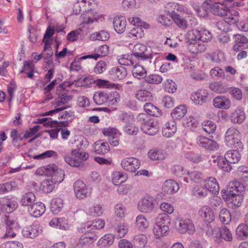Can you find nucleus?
Returning a JSON list of instances; mask_svg holds the SVG:
<instances>
[{"instance_id":"1","label":"nucleus","mask_w":248,"mask_h":248,"mask_svg":"<svg viewBox=\"0 0 248 248\" xmlns=\"http://www.w3.org/2000/svg\"><path fill=\"white\" fill-rule=\"evenodd\" d=\"M246 187L239 181L234 180L229 183L228 188V193L224 200L228 202L229 206L232 209L240 207L243 201V196L240 194L244 191Z\"/></svg>"},{"instance_id":"2","label":"nucleus","mask_w":248,"mask_h":248,"mask_svg":"<svg viewBox=\"0 0 248 248\" xmlns=\"http://www.w3.org/2000/svg\"><path fill=\"white\" fill-rule=\"evenodd\" d=\"M71 154L72 155L78 158H73L69 155H65L64 156L65 162L72 167H75L79 168H84V163L89 158V154L85 152L80 151L79 149H74L72 150Z\"/></svg>"},{"instance_id":"3","label":"nucleus","mask_w":248,"mask_h":248,"mask_svg":"<svg viewBox=\"0 0 248 248\" xmlns=\"http://www.w3.org/2000/svg\"><path fill=\"white\" fill-rule=\"evenodd\" d=\"M241 134L236 129L232 127L229 128L225 136V140L226 145L231 148L242 150L243 145L241 141Z\"/></svg>"},{"instance_id":"4","label":"nucleus","mask_w":248,"mask_h":248,"mask_svg":"<svg viewBox=\"0 0 248 248\" xmlns=\"http://www.w3.org/2000/svg\"><path fill=\"white\" fill-rule=\"evenodd\" d=\"M64 174L62 171L59 172V177L54 176L50 179L44 180L41 184V189L44 192L49 193L53 191L55 187V185L61 183L64 178Z\"/></svg>"},{"instance_id":"5","label":"nucleus","mask_w":248,"mask_h":248,"mask_svg":"<svg viewBox=\"0 0 248 248\" xmlns=\"http://www.w3.org/2000/svg\"><path fill=\"white\" fill-rule=\"evenodd\" d=\"M196 142L200 147L208 151H215L219 147L216 141L203 136H198L196 139Z\"/></svg>"},{"instance_id":"6","label":"nucleus","mask_w":248,"mask_h":248,"mask_svg":"<svg viewBox=\"0 0 248 248\" xmlns=\"http://www.w3.org/2000/svg\"><path fill=\"white\" fill-rule=\"evenodd\" d=\"M2 221L4 223L6 227L5 237H13L16 236V232L18 230V226L12 217L5 216L2 217Z\"/></svg>"},{"instance_id":"7","label":"nucleus","mask_w":248,"mask_h":248,"mask_svg":"<svg viewBox=\"0 0 248 248\" xmlns=\"http://www.w3.org/2000/svg\"><path fill=\"white\" fill-rule=\"evenodd\" d=\"M60 171H62L63 174H64V171L62 169H59L56 165L49 164L38 169L35 173L40 175L50 176L51 177L56 176L59 178Z\"/></svg>"},{"instance_id":"8","label":"nucleus","mask_w":248,"mask_h":248,"mask_svg":"<svg viewBox=\"0 0 248 248\" xmlns=\"http://www.w3.org/2000/svg\"><path fill=\"white\" fill-rule=\"evenodd\" d=\"M155 205V199L152 197H145L140 201L138 204L139 211L143 213L152 212Z\"/></svg>"},{"instance_id":"9","label":"nucleus","mask_w":248,"mask_h":248,"mask_svg":"<svg viewBox=\"0 0 248 248\" xmlns=\"http://www.w3.org/2000/svg\"><path fill=\"white\" fill-rule=\"evenodd\" d=\"M74 190L76 197L79 199H84L91 194L90 190L84 182L80 180H77L75 183Z\"/></svg>"},{"instance_id":"10","label":"nucleus","mask_w":248,"mask_h":248,"mask_svg":"<svg viewBox=\"0 0 248 248\" xmlns=\"http://www.w3.org/2000/svg\"><path fill=\"white\" fill-rule=\"evenodd\" d=\"M216 241L221 242L222 241L231 243L233 240V235L232 232L226 226H222L218 228L217 232L216 234Z\"/></svg>"},{"instance_id":"11","label":"nucleus","mask_w":248,"mask_h":248,"mask_svg":"<svg viewBox=\"0 0 248 248\" xmlns=\"http://www.w3.org/2000/svg\"><path fill=\"white\" fill-rule=\"evenodd\" d=\"M121 165L124 170L134 172L140 168V162L136 158L127 157L122 160Z\"/></svg>"},{"instance_id":"12","label":"nucleus","mask_w":248,"mask_h":248,"mask_svg":"<svg viewBox=\"0 0 248 248\" xmlns=\"http://www.w3.org/2000/svg\"><path fill=\"white\" fill-rule=\"evenodd\" d=\"M105 225V221L104 220L100 218L96 219L92 222L86 223L84 227L78 229L79 231L82 232H87L90 230H99L104 228Z\"/></svg>"},{"instance_id":"13","label":"nucleus","mask_w":248,"mask_h":248,"mask_svg":"<svg viewBox=\"0 0 248 248\" xmlns=\"http://www.w3.org/2000/svg\"><path fill=\"white\" fill-rule=\"evenodd\" d=\"M147 50V48L146 46L138 43L134 46L132 55L135 59H137L138 60H147V54L146 53Z\"/></svg>"},{"instance_id":"14","label":"nucleus","mask_w":248,"mask_h":248,"mask_svg":"<svg viewBox=\"0 0 248 248\" xmlns=\"http://www.w3.org/2000/svg\"><path fill=\"white\" fill-rule=\"evenodd\" d=\"M28 210L31 216L37 217L44 214L46 211V206L42 202H36L29 207Z\"/></svg>"},{"instance_id":"15","label":"nucleus","mask_w":248,"mask_h":248,"mask_svg":"<svg viewBox=\"0 0 248 248\" xmlns=\"http://www.w3.org/2000/svg\"><path fill=\"white\" fill-rule=\"evenodd\" d=\"M108 46L107 45L101 46L95 48L93 54L82 56L81 59L84 60L87 58H91L97 60L100 57L106 56L108 53Z\"/></svg>"},{"instance_id":"16","label":"nucleus","mask_w":248,"mask_h":248,"mask_svg":"<svg viewBox=\"0 0 248 248\" xmlns=\"http://www.w3.org/2000/svg\"><path fill=\"white\" fill-rule=\"evenodd\" d=\"M177 229L181 233H184L186 232L191 233L194 231V226L191 220L180 219L178 220Z\"/></svg>"},{"instance_id":"17","label":"nucleus","mask_w":248,"mask_h":248,"mask_svg":"<svg viewBox=\"0 0 248 248\" xmlns=\"http://www.w3.org/2000/svg\"><path fill=\"white\" fill-rule=\"evenodd\" d=\"M140 127L144 133L152 136L155 135L159 130L157 124L152 120L141 124Z\"/></svg>"},{"instance_id":"18","label":"nucleus","mask_w":248,"mask_h":248,"mask_svg":"<svg viewBox=\"0 0 248 248\" xmlns=\"http://www.w3.org/2000/svg\"><path fill=\"white\" fill-rule=\"evenodd\" d=\"M83 234L80 238L79 243L77 245L79 248L88 247L96 240V236L93 234L87 233Z\"/></svg>"},{"instance_id":"19","label":"nucleus","mask_w":248,"mask_h":248,"mask_svg":"<svg viewBox=\"0 0 248 248\" xmlns=\"http://www.w3.org/2000/svg\"><path fill=\"white\" fill-rule=\"evenodd\" d=\"M113 25L115 31L121 34L125 30L126 21L125 18L123 16H116L113 19Z\"/></svg>"},{"instance_id":"20","label":"nucleus","mask_w":248,"mask_h":248,"mask_svg":"<svg viewBox=\"0 0 248 248\" xmlns=\"http://www.w3.org/2000/svg\"><path fill=\"white\" fill-rule=\"evenodd\" d=\"M208 93L206 90H200L191 95V98L196 104L201 105L207 100Z\"/></svg>"},{"instance_id":"21","label":"nucleus","mask_w":248,"mask_h":248,"mask_svg":"<svg viewBox=\"0 0 248 248\" xmlns=\"http://www.w3.org/2000/svg\"><path fill=\"white\" fill-rule=\"evenodd\" d=\"M213 105L216 108L227 109L230 107V101L224 96H218L214 98Z\"/></svg>"},{"instance_id":"22","label":"nucleus","mask_w":248,"mask_h":248,"mask_svg":"<svg viewBox=\"0 0 248 248\" xmlns=\"http://www.w3.org/2000/svg\"><path fill=\"white\" fill-rule=\"evenodd\" d=\"M177 130L176 124L174 121L167 122L162 129V134L166 138H170L174 135Z\"/></svg>"},{"instance_id":"23","label":"nucleus","mask_w":248,"mask_h":248,"mask_svg":"<svg viewBox=\"0 0 248 248\" xmlns=\"http://www.w3.org/2000/svg\"><path fill=\"white\" fill-rule=\"evenodd\" d=\"M111 77L115 79H124L127 75V70L123 66L113 67L110 72Z\"/></svg>"},{"instance_id":"24","label":"nucleus","mask_w":248,"mask_h":248,"mask_svg":"<svg viewBox=\"0 0 248 248\" xmlns=\"http://www.w3.org/2000/svg\"><path fill=\"white\" fill-rule=\"evenodd\" d=\"M40 231L37 225H32L25 227L22 231V234L25 237L33 238L38 236Z\"/></svg>"},{"instance_id":"25","label":"nucleus","mask_w":248,"mask_h":248,"mask_svg":"<svg viewBox=\"0 0 248 248\" xmlns=\"http://www.w3.org/2000/svg\"><path fill=\"white\" fill-rule=\"evenodd\" d=\"M163 189L168 194H173L179 189V186L174 180L170 179L164 183Z\"/></svg>"},{"instance_id":"26","label":"nucleus","mask_w":248,"mask_h":248,"mask_svg":"<svg viewBox=\"0 0 248 248\" xmlns=\"http://www.w3.org/2000/svg\"><path fill=\"white\" fill-rule=\"evenodd\" d=\"M205 187L208 191L212 193H216L218 192L219 190V185L216 179L212 177H209L207 180L203 181Z\"/></svg>"},{"instance_id":"27","label":"nucleus","mask_w":248,"mask_h":248,"mask_svg":"<svg viewBox=\"0 0 248 248\" xmlns=\"http://www.w3.org/2000/svg\"><path fill=\"white\" fill-rule=\"evenodd\" d=\"M188 48L193 54H197L204 52L206 49V43L201 40L192 44H188Z\"/></svg>"},{"instance_id":"28","label":"nucleus","mask_w":248,"mask_h":248,"mask_svg":"<svg viewBox=\"0 0 248 248\" xmlns=\"http://www.w3.org/2000/svg\"><path fill=\"white\" fill-rule=\"evenodd\" d=\"M201 217L206 222H211L214 220V214L212 209L207 206L202 207L199 211Z\"/></svg>"},{"instance_id":"29","label":"nucleus","mask_w":248,"mask_h":248,"mask_svg":"<svg viewBox=\"0 0 248 248\" xmlns=\"http://www.w3.org/2000/svg\"><path fill=\"white\" fill-rule=\"evenodd\" d=\"M228 10L226 6L220 3H215L212 5L211 12L217 16H225Z\"/></svg>"},{"instance_id":"30","label":"nucleus","mask_w":248,"mask_h":248,"mask_svg":"<svg viewBox=\"0 0 248 248\" xmlns=\"http://www.w3.org/2000/svg\"><path fill=\"white\" fill-rule=\"evenodd\" d=\"M239 150L234 149V150L227 151L225 154V157L227 160L231 163H237L241 158V155L239 152Z\"/></svg>"},{"instance_id":"31","label":"nucleus","mask_w":248,"mask_h":248,"mask_svg":"<svg viewBox=\"0 0 248 248\" xmlns=\"http://www.w3.org/2000/svg\"><path fill=\"white\" fill-rule=\"evenodd\" d=\"M117 60L118 62L123 65H134L136 63V60H135L132 54L121 55L117 57Z\"/></svg>"},{"instance_id":"32","label":"nucleus","mask_w":248,"mask_h":248,"mask_svg":"<svg viewBox=\"0 0 248 248\" xmlns=\"http://www.w3.org/2000/svg\"><path fill=\"white\" fill-rule=\"evenodd\" d=\"M35 201V195L32 192H27L22 196L19 203L22 206L30 207L34 203Z\"/></svg>"},{"instance_id":"33","label":"nucleus","mask_w":248,"mask_h":248,"mask_svg":"<svg viewBox=\"0 0 248 248\" xmlns=\"http://www.w3.org/2000/svg\"><path fill=\"white\" fill-rule=\"evenodd\" d=\"M245 119L244 111L240 108H237L231 115V120L233 123L241 124Z\"/></svg>"},{"instance_id":"34","label":"nucleus","mask_w":248,"mask_h":248,"mask_svg":"<svg viewBox=\"0 0 248 248\" xmlns=\"http://www.w3.org/2000/svg\"><path fill=\"white\" fill-rule=\"evenodd\" d=\"M39 122L40 123H44V125H49L50 126H56L58 127H66L68 125V122L67 121H52L51 118H43L40 119Z\"/></svg>"},{"instance_id":"35","label":"nucleus","mask_w":248,"mask_h":248,"mask_svg":"<svg viewBox=\"0 0 248 248\" xmlns=\"http://www.w3.org/2000/svg\"><path fill=\"white\" fill-rule=\"evenodd\" d=\"M186 107L184 105H180L173 109L171 116L173 119L180 120L186 115Z\"/></svg>"},{"instance_id":"36","label":"nucleus","mask_w":248,"mask_h":248,"mask_svg":"<svg viewBox=\"0 0 248 248\" xmlns=\"http://www.w3.org/2000/svg\"><path fill=\"white\" fill-rule=\"evenodd\" d=\"M144 109L148 115L154 117H159L162 114V112L159 108L150 103H146L144 105Z\"/></svg>"},{"instance_id":"37","label":"nucleus","mask_w":248,"mask_h":248,"mask_svg":"<svg viewBox=\"0 0 248 248\" xmlns=\"http://www.w3.org/2000/svg\"><path fill=\"white\" fill-rule=\"evenodd\" d=\"M94 152L97 154H105L109 151V145L106 142L97 141L94 145Z\"/></svg>"},{"instance_id":"38","label":"nucleus","mask_w":248,"mask_h":248,"mask_svg":"<svg viewBox=\"0 0 248 248\" xmlns=\"http://www.w3.org/2000/svg\"><path fill=\"white\" fill-rule=\"evenodd\" d=\"M169 230V227L167 225L159 226L158 224L155 223L154 226L153 232L156 238H160L163 235H165Z\"/></svg>"},{"instance_id":"39","label":"nucleus","mask_w":248,"mask_h":248,"mask_svg":"<svg viewBox=\"0 0 248 248\" xmlns=\"http://www.w3.org/2000/svg\"><path fill=\"white\" fill-rule=\"evenodd\" d=\"M208 194V190L204 185H196L192 189V194L198 198H204Z\"/></svg>"},{"instance_id":"40","label":"nucleus","mask_w":248,"mask_h":248,"mask_svg":"<svg viewBox=\"0 0 248 248\" xmlns=\"http://www.w3.org/2000/svg\"><path fill=\"white\" fill-rule=\"evenodd\" d=\"M133 65L134 67L132 69L133 76L138 79L145 78L146 76V71L143 67L137 62Z\"/></svg>"},{"instance_id":"41","label":"nucleus","mask_w":248,"mask_h":248,"mask_svg":"<svg viewBox=\"0 0 248 248\" xmlns=\"http://www.w3.org/2000/svg\"><path fill=\"white\" fill-rule=\"evenodd\" d=\"M136 98L142 102L150 101L152 99V94L149 91L145 89H140L137 91Z\"/></svg>"},{"instance_id":"42","label":"nucleus","mask_w":248,"mask_h":248,"mask_svg":"<svg viewBox=\"0 0 248 248\" xmlns=\"http://www.w3.org/2000/svg\"><path fill=\"white\" fill-rule=\"evenodd\" d=\"M108 93L98 91L96 92L93 95L94 102L98 105H102L107 104Z\"/></svg>"},{"instance_id":"43","label":"nucleus","mask_w":248,"mask_h":248,"mask_svg":"<svg viewBox=\"0 0 248 248\" xmlns=\"http://www.w3.org/2000/svg\"><path fill=\"white\" fill-rule=\"evenodd\" d=\"M236 235L240 240H244L248 236V227L244 224H241L236 229Z\"/></svg>"},{"instance_id":"44","label":"nucleus","mask_w":248,"mask_h":248,"mask_svg":"<svg viewBox=\"0 0 248 248\" xmlns=\"http://www.w3.org/2000/svg\"><path fill=\"white\" fill-rule=\"evenodd\" d=\"M239 13L234 10H229L225 16V21L229 24H234L238 22Z\"/></svg>"},{"instance_id":"45","label":"nucleus","mask_w":248,"mask_h":248,"mask_svg":"<svg viewBox=\"0 0 248 248\" xmlns=\"http://www.w3.org/2000/svg\"><path fill=\"white\" fill-rule=\"evenodd\" d=\"M235 44L233 46V49L235 51H238L242 44H246L248 42L247 38L242 34H237L234 35Z\"/></svg>"},{"instance_id":"46","label":"nucleus","mask_w":248,"mask_h":248,"mask_svg":"<svg viewBox=\"0 0 248 248\" xmlns=\"http://www.w3.org/2000/svg\"><path fill=\"white\" fill-rule=\"evenodd\" d=\"M200 31L199 30H192L187 34V43L192 44L200 40Z\"/></svg>"},{"instance_id":"47","label":"nucleus","mask_w":248,"mask_h":248,"mask_svg":"<svg viewBox=\"0 0 248 248\" xmlns=\"http://www.w3.org/2000/svg\"><path fill=\"white\" fill-rule=\"evenodd\" d=\"M171 17L175 23L181 29H185L187 28V22L184 18L175 12L171 14Z\"/></svg>"},{"instance_id":"48","label":"nucleus","mask_w":248,"mask_h":248,"mask_svg":"<svg viewBox=\"0 0 248 248\" xmlns=\"http://www.w3.org/2000/svg\"><path fill=\"white\" fill-rule=\"evenodd\" d=\"M114 236L112 234L109 233L104 235L98 242V245L105 247L111 245L114 242Z\"/></svg>"},{"instance_id":"49","label":"nucleus","mask_w":248,"mask_h":248,"mask_svg":"<svg viewBox=\"0 0 248 248\" xmlns=\"http://www.w3.org/2000/svg\"><path fill=\"white\" fill-rule=\"evenodd\" d=\"M126 178L123 173L116 171L112 173V182L114 185L118 186L125 181Z\"/></svg>"},{"instance_id":"50","label":"nucleus","mask_w":248,"mask_h":248,"mask_svg":"<svg viewBox=\"0 0 248 248\" xmlns=\"http://www.w3.org/2000/svg\"><path fill=\"white\" fill-rule=\"evenodd\" d=\"M113 227L115 228V231L120 238L124 237L128 232V226L124 223L120 222L117 224V226H113Z\"/></svg>"},{"instance_id":"51","label":"nucleus","mask_w":248,"mask_h":248,"mask_svg":"<svg viewBox=\"0 0 248 248\" xmlns=\"http://www.w3.org/2000/svg\"><path fill=\"white\" fill-rule=\"evenodd\" d=\"M219 216L220 221L224 224H228L231 221V215L226 208H222L220 211Z\"/></svg>"},{"instance_id":"52","label":"nucleus","mask_w":248,"mask_h":248,"mask_svg":"<svg viewBox=\"0 0 248 248\" xmlns=\"http://www.w3.org/2000/svg\"><path fill=\"white\" fill-rule=\"evenodd\" d=\"M95 80L91 76L85 78H81L75 81V85L76 87L88 86L91 84L94 83Z\"/></svg>"},{"instance_id":"53","label":"nucleus","mask_w":248,"mask_h":248,"mask_svg":"<svg viewBox=\"0 0 248 248\" xmlns=\"http://www.w3.org/2000/svg\"><path fill=\"white\" fill-rule=\"evenodd\" d=\"M103 213V209L102 206L99 204H94L88 209L89 215L94 216H100Z\"/></svg>"},{"instance_id":"54","label":"nucleus","mask_w":248,"mask_h":248,"mask_svg":"<svg viewBox=\"0 0 248 248\" xmlns=\"http://www.w3.org/2000/svg\"><path fill=\"white\" fill-rule=\"evenodd\" d=\"M136 225L140 229H144L148 228L149 223L145 216L139 215L136 219Z\"/></svg>"},{"instance_id":"55","label":"nucleus","mask_w":248,"mask_h":248,"mask_svg":"<svg viewBox=\"0 0 248 248\" xmlns=\"http://www.w3.org/2000/svg\"><path fill=\"white\" fill-rule=\"evenodd\" d=\"M128 36L133 39L141 38L143 35V31L140 27H135L131 30L128 33Z\"/></svg>"},{"instance_id":"56","label":"nucleus","mask_w":248,"mask_h":248,"mask_svg":"<svg viewBox=\"0 0 248 248\" xmlns=\"http://www.w3.org/2000/svg\"><path fill=\"white\" fill-rule=\"evenodd\" d=\"M108 97H107L108 100L107 105L108 106L115 105L120 101V94L116 91L108 93Z\"/></svg>"},{"instance_id":"57","label":"nucleus","mask_w":248,"mask_h":248,"mask_svg":"<svg viewBox=\"0 0 248 248\" xmlns=\"http://www.w3.org/2000/svg\"><path fill=\"white\" fill-rule=\"evenodd\" d=\"M209 87L211 90L218 93H224L228 91V89L224 85L219 82H212L210 84Z\"/></svg>"},{"instance_id":"58","label":"nucleus","mask_w":248,"mask_h":248,"mask_svg":"<svg viewBox=\"0 0 248 248\" xmlns=\"http://www.w3.org/2000/svg\"><path fill=\"white\" fill-rule=\"evenodd\" d=\"M162 77L157 74H151L145 77V81L150 84H159L162 81Z\"/></svg>"},{"instance_id":"59","label":"nucleus","mask_w":248,"mask_h":248,"mask_svg":"<svg viewBox=\"0 0 248 248\" xmlns=\"http://www.w3.org/2000/svg\"><path fill=\"white\" fill-rule=\"evenodd\" d=\"M109 36L108 32L105 31H101L92 34L91 35L93 39L102 41L108 40L109 38Z\"/></svg>"},{"instance_id":"60","label":"nucleus","mask_w":248,"mask_h":248,"mask_svg":"<svg viewBox=\"0 0 248 248\" xmlns=\"http://www.w3.org/2000/svg\"><path fill=\"white\" fill-rule=\"evenodd\" d=\"M217 166L222 168L226 171H230L232 170V166L230 165L231 163L229 162L226 157H219L217 158Z\"/></svg>"},{"instance_id":"61","label":"nucleus","mask_w":248,"mask_h":248,"mask_svg":"<svg viewBox=\"0 0 248 248\" xmlns=\"http://www.w3.org/2000/svg\"><path fill=\"white\" fill-rule=\"evenodd\" d=\"M202 126L203 130L208 134L213 133L216 129V125L211 121H204L202 124Z\"/></svg>"},{"instance_id":"62","label":"nucleus","mask_w":248,"mask_h":248,"mask_svg":"<svg viewBox=\"0 0 248 248\" xmlns=\"http://www.w3.org/2000/svg\"><path fill=\"white\" fill-rule=\"evenodd\" d=\"M187 174L189 176L191 181L195 183L201 182L203 179L202 173L198 171L193 170L187 171Z\"/></svg>"},{"instance_id":"63","label":"nucleus","mask_w":248,"mask_h":248,"mask_svg":"<svg viewBox=\"0 0 248 248\" xmlns=\"http://www.w3.org/2000/svg\"><path fill=\"white\" fill-rule=\"evenodd\" d=\"M149 157L153 160H159L163 159L164 155L162 152L157 150H151L148 152Z\"/></svg>"},{"instance_id":"64","label":"nucleus","mask_w":248,"mask_h":248,"mask_svg":"<svg viewBox=\"0 0 248 248\" xmlns=\"http://www.w3.org/2000/svg\"><path fill=\"white\" fill-rule=\"evenodd\" d=\"M237 172L242 180L248 182V167L241 166L238 168Z\"/></svg>"}]
</instances>
